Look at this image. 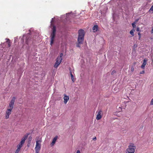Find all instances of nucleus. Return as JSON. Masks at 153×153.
Segmentation results:
<instances>
[{
	"label": "nucleus",
	"instance_id": "f257e3e1",
	"mask_svg": "<svg viewBox=\"0 0 153 153\" xmlns=\"http://www.w3.org/2000/svg\"><path fill=\"white\" fill-rule=\"evenodd\" d=\"M78 37L77 41L78 43L76 46L78 47H80V45L83 43L84 36L85 35V32L84 30L82 29H80L78 31Z\"/></svg>",
	"mask_w": 153,
	"mask_h": 153
},
{
	"label": "nucleus",
	"instance_id": "f03ea898",
	"mask_svg": "<svg viewBox=\"0 0 153 153\" xmlns=\"http://www.w3.org/2000/svg\"><path fill=\"white\" fill-rule=\"evenodd\" d=\"M135 145L132 143H130L126 149V153H134L136 149Z\"/></svg>",
	"mask_w": 153,
	"mask_h": 153
},
{
	"label": "nucleus",
	"instance_id": "7ed1b4c3",
	"mask_svg": "<svg viewBox=\"0 0 153 153\" xmlns=\"http://www.w3.org/2000/svg\"><path fill=\"white\" fill-rule=\"evenodd\" d=\"M63 56V54L62 53H60L59 56H58L56 59V62L54 65V67L55 68H57L59 65H60L62 62V57Z\"/></svg>",
	"mask_w": 153,
	"mask_h": 153
},
{
	"label": "nucleus",
	"instance_id": "20e7f679",
	"mask_svg": "<svg viewBox=\"0 0 153 153\" xmlns=\"http://www.w3.org/2000/svg\"><path fill=\"white\" fill-rule=\"evenodd\" d=\"M42 142L41 139L40 140H37L36 141V145L35 149L36 153H39L41 149Z\"/></svg>",
	"mask_w": 153,
	"mask_h": 153
},
{
	"label": "nucleus",
	"instance_id": "39448f33",
	"mask_svg": "<svg viewBox=\"0 0 153 153\" xmlns=\"http://www.w3.org/2000/svg\"><path fill=\"white\" fill-rule=\"evenodd\" d=\"M56 27L55 26H53V32L51 34V45H52L53 44L54 38L55 36L56 35Z\"/></svg>",
	"mask_w": 153,
	"mask_h": 153
},
{
	"label": "nucleus",
	"instance_id": "423d86ee",
	"mask_svg": "<svg viewBox=\"0 0 153 153\" xmlns=\"http://www.w3.org/2000/svg\"><path fill=\"white\" fill-rule=\"evenodd\" d=\"M28 135H25L23 138L21 140L20 143L18 144L17 146V148H18L21 149V148L22 147L23 145L25 143V140L27 138Z\"/></svg>",
	"mask_w": 153,
	"mask_h": 153
},
{
	"label": "nucleus",
	"instance_id": "0eeeda50",
	"mask_svg": "<svg viewBox=\"0 0 153 153\" xmlns=\"http://www.w3.org/2000/svg\"><path fill=\"white\" fill-rule=\"evenodd\" d=\"M16 99V98L15 97H13L12 100H11V101L9 103V105L8 108L13 110L14 107V103Z\"/></svg>",
	"mask_w": 153,
	"mask_h": 153
},
{
	"label": "nucleus",
	"instance_id": "6e6552de",
	"mask_svg": "<svg viewBox=\"0 0 153 153\" xmlns=\"http://www.w3.org/2000/svg\"><path fill=\"white\" fill-rule=\"evenodd\" d=\"M102 111L101 110H98L97 112V116L96 119L97 120H100L102 117V116L101 114L102 113Z\"/></svg>",
	"mask_w": 153,
	"mask_h": 153
},
{
	"label": "nucleus",
	"instance_id": "1a4fd4ad",
	"mask_svg": "<svg viewBox=\"0 0 153 153\" xmlns=\"http://www.w3.org/2000/svg\"><path fill=\"white\" fill-rule=\"evenodd\" d=\"M12 110L7 108L6 111L5 118L7 119L9 118L10 115L11 114Z\"/></svg>",
	"mask_w": 153,
	"mask_h": 153
},
{
	"label": "nucleus",
	"instance_id": "9d476101",
	"mask_svg": "<svg viewBox=\"0 0 153 153\" xmlns=\"http://www.w3.org/2000/svg\"><path fill=\"white\" fill-rule=\"evenodd\" d=\"M63 99L64 100V102L65 104H66L67 102L69 100V97L68 96H67L65 94Z\"/></svg>",
	"mask_w": 153,
	"mask_h": 153
},
{
	"label": "nucleus",
	"instance_id": "9b49d317",
	"mask_svg": "<svg viewBox=\"0 0 153 153\" xmlns=\"http://www.w3.org/2000/svg\"><path fill=\"white\" fill-rule=\"evenodd\" d=\"M147 59L145 58L144 59L143 61V63L141 65V67L142 69H144L145 65H146L147 63Z\"/></svg>",
	"mask_w": 153,
	"mask_h": 153
},
{
	"label": "nucleus",
	"instance_id": "f8f14e48",
	"mask_svg": "<svg viewBox=\"0 0 153 153\" xmlns=\"http://www.w3.org/2000/svg\"><path fill=\"white\" fill-rule=\"evenodd\" d=\"M58 137L57 136H56L53 139L52 143H51V145L53 146L55 144L56 140L57 139Z\"/></svg>",
	"mask_w": 153,
	"mask_h": 153
},
{
	"label": "nucleus",
	"instance_id": "ddd939ff",
	"mask_svg": "<svg viewBox=\"0 0 153 153\" xmlns=\"http://www.w3.org/2000/svg\"><path fill=\"white\" fill-rule=\"evenodd\" d=\"M98 27L97 25H94L92 28L93 32L95 33L98 30Z\"/></svg>",
	"mask_w": 153,
	"mask_h": 153
},
{
	"label": "nucleus",
	"instance_id": "4468645a",
	"mask_svg": "<svg viewBox=\"0 0 153 153\" xmlns=\"http://www.w3.org/2000/svg\"><path fill=\"white\" fill-rule=\"evenodd\" d=\"M70 74H71V79L74 82V81H75L74 80V76H73V75L72 74L71 71H70Z\"/></svg>",
	"mask_w": 153,
	"mask_h": 153
},
{
	"label": "nucleus",
	"instance_id": "2eb2a0df",
	"mask_svg": "<svg viewBox=\"0 0 153 153\" xmlns=\"http://www.w3.org/2000/svg\"><path fill=\"white\" fill-rule=\"evenodd\" d=\"M7 41H6L8 43V47H10L11 45H10V40L9 39H7Z\"/></svg>",
	"mask_w": 153,
	"mask_h": 153
},
{
	"label": "nucleus",
	"instance_id": "dca6fc26",
	"mask_svg": "<svg viewBox=\"0 0 153 153\" xmlns=\"http://www.w3.org/2000/svg\"><path fill=\"white\" fill-rule=\"evenodd\" d=\"M21 149L18 148H17V149L16 150L15 153H19Z\"/></svg>",
	"mask_w": 153,
	"mask_h": 153
},
{
	"label": "nucleus",
	"instance_id": "f3484780",
	"mask_svg": "<svg viewBox=\"0 0 153 153\" xmlns=\"http://www.w3.org/2000/svg\"><path fill=\"white\" fill-rule=\"evenodd\" d=\"M130 33L132 36H134V31L133 30H131V31L130 32Z\"/></svg>",
	"mask_w": 153,
	"mask_h": 153
},
{
	"label": "nucleus",
	"instance_id": "a211bd4d",
	"mask_svg": "<svg viewBox=\"0 0 153 153\" xmlns=\"http://www.w3.org/2000/svg\"><path fill=\"white\" fill-rule=\"evenodd\" d=\"M26 40V43H27V44L28 45V44L29 43V39L27 37H27Z\"/></svg>",
	"mask_w": 153,
	"mask_h": 153
},
{
	"label": "nucleus",
	"instance_id": "6ab92c4d",
	"mask_svg": "<svg viewBox=\"0 0 153 153\" xmlns=\"http://www.w3.org/2000/svg\"><path fill=\"white\" fill-rule=\"evenodd\" d=\"M151 11H152V13H153V5L151 6V8L149 10V12H151Z\"/></svg>",
	"mask_w": 153,
	"mask_h": 153
},
{
	"label": "nucleus",
	"instance_id": "aec40b11",
	"mask_svg": "<svg viewBox=\"0 0 153 153\" xmlns=\"http://www.w3.org/2000/svg\"><path fill=\"white\" fill-rule=\"evenodd\" d=\"M132 25L133 28H135L136 27V25L134 23H132Z\"/></svg>",
	"mask_w": 153,
	"mask_h": 153
},
{
	"label": "nucleus",
	"instance_id": "412c9836",
	"mask_svg": "<svg viewBox=\"0 0 153 153\" xmlns=\"http://www.w3.org/2000/svg\"><path fill=\"white\" fill-rule=\"evenodd\" d=\"M136 30L137 31H140L139 27H137Z\"/></svg>",
	"mask_w": 153,
	"mask_h": 153
},
{
	"label": "nucleus",
	"instance_id": "4be33fe9",
	"mask_svg": "<svg viewBox=\"0 0 153 153\" xmlns=\"http://www.w3.org/2000/svg\"><path fill=\"white\" fill-rule=\"evenodd\" d=\"M134 68L133 67H132L131 69V70L132 72H133L134 71Z\"/></svg>",
	"mask_w": 153,
	"mask_h": 153
},
{
	"label": "nucleus",
	"instance_id": "5701e85b",
	"mask_svg": "<svg viewBox=\"0 0 153 153\" xmlns=\"http://www.w3.org/2000/svg\"><path fill=\"white\" fill-rule=\"evenodd\" d=\"M145 73V71H141L140 73V74H144Z\"/></svg>",
	"mask_w": 153,
	"mask_h": 153
},
{
	"label": "nucleus",
	"instance_id": "b1692460",
	"mask_svg": "<svg viewBox=\"0 0 153 153\" xmlns=\"http://www.w3.org/2000/svg\"><path fill=\"white\" fill-rule=\"evenodd\" d=\"M116 72V71H113L111 73V74L113 75Z\"/></svg>",
	"mask_w": 153,
	"mask_h": 153
},
{
	"label": "nucleus",
	"instance_id": "393cba45",
	"mask_svg": "<svg viewBox=\"0 0 153 153\" xmlns=\"http://www.w3.org/2000/svg\"><path fill=\"white\" fill-rule=\"evenodd\" d=\"M150 104L151 105H153V99H152L151 101Z\"/></svg>",
	"mask_w": 153,
	"mask_h": 153
},
{
	"label": "nucleus",
	"instance_id": "a878e982",
	"mask_svg": "<svg viewBox=\"0 0 153 153\" xmlns=\"http://www.w3.org/2000/svg\"><path fill=\"white\" fill-rule=\"evenodd\" d=\"M76 153H81L79 150H78L76 151Z\"/></svg>",
	"mask_w": 153,
	"mask_h": 153
},
{
	"label": "nucleus",
	"instance_id": "bb28decb",
	"mask_svg": "<svg viewBox=\"0 0 153 153\" xmlns=\"http://www.w3.org/2000/svg\"><path fill=\"white\" fill-rule=\"evenodd\" d=\"M138 34L139 35V36H141V34L140 33V32L138 33Z\"/></svg>",
	"mask_w": 153,
	"mask_h": 153
},
{
	"label": "nucleus",
	"instance_id": "cd10ccee",
	"mask_svg": "<svg viewBox=\"0 0 153 153\" xmlns=\"http://www.w3.org/2000/svg\"><path fill=\"white\" fill-rule=\"evenodd\" d=\"M93 140H96V137H95L94 138H93Z\"/></svg>",
	"mask_w": 153,
	"mask_h": 153
},
{
	"label": "nucleus",
	"instance_id": "c85d7f7f",
	"mask_svg": "<svg viewBox=\"0 0 153 153\" xmlns=\"http://www.w3.org/2000/svg\"><path fill=\"white\" fill-rule=\"evenodd\" d=\"M141 36H139V37L138 39H139V40H140V38H141Z\"/></svg>",
	"mask_w": 153,
	"mask_h": 153
}]
</instances>
